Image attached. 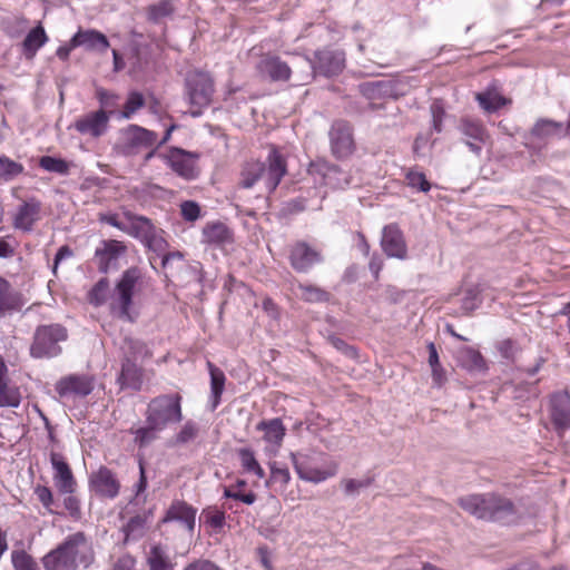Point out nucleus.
Listing matches in <instances>:
<instances>
[{"mask_svg":"<svg viewBox=\"0 0 570 570\" xmlns=\"http://www.w3.org/2000/svg\"><path fill=\"white\" fill-rule=\"evenodd\" d=\"M90 487L99 497L115 499L120 491V482L116 474L106 466H100L98 471L90 475Z\"/></svg>","mask_w":570,"mask_h":570,"instance_id":"obj_20","label":"nucleus"},{"mask_svg":"<svg viewBox=\"0 0 570 570\" xmlns=\"http://www.w3.org/2000/svg\"><path fill=\"white\" fill-rule=\"evenodd\" d=\"M180 401L178 394H165L153 399L147 409V423L154 429L164 430L168 424L180 422Z\"/></svg>","mask_w":570,"mask_h":570,"instance_id":"obj_6","label":"nucleus"},{"mask_svg":"<svg viewBox=\"0 0 570 570\" xmlns=\"http://www.w3.org/2000/svg\"><path fill=\"white\" fill-rule=\"evenodd\" d=\"M141 363L121 358V371L117 379L121 387H129L139 391L142 384Z\"/></svg>","mask_w":570,"mask_h":570,"instance_id":"obj_26","label":"nucleus"},{"mask_svg":"<svg viewBox=\"0 0 570 570\" xmlns=\"http://www.w3.org/2000/svg\"><path fill=\"white\" fill-rule=\"evenodd\" d=\"M458 129L464 137V144L476 156H480L483 145H485L489 139V134L485 127L479 120L463 118L461 119Z\"/></svg>","mask_w":570,"mask_h":570,"instance_id":"obj_17","label":"nucleus"},{"mask_svg":"<svg viewBox=\"0 0 570 570\" xmlns=\"http://www.w3.org/2000/svg\"><path fill=\"white\" fill-rule=\"evenodd\" d=\"M372 479L370 478L363 480L347 479L342 482L344 491L347 495L358 494L361 489L370 487Z\"/></svg>","mask_w":570,"mask_h":570,"instance_id":"obj_57","label":"nucleus"},{"mask_svg":"<svg viewBox=\"0 0 570 570\" xmlns=\"http://www.w3.org/2000/svg\"><path fill=\"white\" fill-rule=\"evenodd\" d=\"M109 291V282L107 278L99 279L89 292V301L91 304L99 306L107 301Z\"/></svg>","mask_w":570,"mask_h":570,"instance_id":"obj_45","label":"nucleus"},{"mask_svg":"<svg viewBox=\"0 0 570 570\" xmlns=\"http://www.w3.org/2000/svg\"><path fill=\"white\" fill-rule=\"evenodd\" d=\"M364 92L368 96L374 95H397L394 85L391 81H374L362 86Z\"/></svg>","mask_w":570,"mask_h":570,"instance_id":"obj_47","label":"nucleus"},{"mask_svg":"<svg viewBox=\"0 0 570 570\" xmlns=\"http://www.w3.org/2000/svg\"><path fill=\"white\" fill-rule=\"evenodd\" d=\"M71 46L85 47L87 50H97L99 52H105L110 43L107 37L92 29L88 30H78L71 38Z\"/></svg>","mask_w":570,"mask_h":570,"instance_id":"obj_24","label":"nucleus"},{"mask_svg":"<svg viewBox=\"0 0 570 570\" xmlns=\"http://www.w3.org/2000/svg\"><path fill=\"white\" fill-rule=\"evenodd\" d=\"M407 185L412 188H416L420 191H429L431 188L430 183L426 180L425 175L419 171H409L406 174Z\"/></svg>","mask_w":570,"mask_h":570,"instance_id":"obj_54","label":"nucleus"},{"mask_svg":"<svg viewBox=\"0 0 570 570\" xmlns=\"http://www.w3.org/2000/svg\"><path fill=\"white\" fill-rule=\"evenodd\" d=\"M20 402L18 389L9 386L6 380L0 381V407H18Z\"/></svg>","mask_w":570,"mask_h":570,"instance_id":"obj_41","label":"nucleus"},{"mask_svg":"<svg viewBox=\"0 0 570 570\" xmlns=\"http://www.w3.org/2000/svg\"><path fill=\"white\" fill-rule=\"evenodd\" d=\"M145 106V98L141 92H129L125 102L124 109L120 112V118L130 119L140 108Z\"/></svg>","mask_w":570,"mask_h":570,"instance_id":"obj_43","label":"nucleus"},{"mask_svg":"<svg viewBox=\"0 0 570 570\" xmlns=\"http://www.w3.org/2000/svg\"><path fill=\"white\" fill-rule=\"evenodd\" d=\"M55 390L61 399L70 396L85 397L94 390L92 380L87 375L71 374L61 377L55 385Z\"/></svg>","mask_w":570,"mask_h":570,"instance_id":"obj_19","label":"nucleus"},{"mask_svg":"<svg viewBox=\"0 0 570 570\" xmlns=\"http://www.w3.org/2000/svg\"><path fill=\"white\" fill-rule=\"evenodd\" d=\"M208 370L210 375V410L214 411L220 403L226 377L224 372L210 362H208Z\"/></svg>","mask_w":570,"mask_h":570,"instance_id":"obj_35","label":"nucleus"},{"mask_svg":"<svg viewBox=\"0 0 570 570\" xmlns=\"http://www.w3.org/2000/svg\"><path fill=\"white\" fill-rule=\"evenodd\" d=\"M432 116V126L436 132H441L443 129V119L445 117V109L442 100L435 99L430 106Z\"/></svg>","mask_w":570,"mask_h":570,"instance_id":"obj_49","label":"nucleus"},{"mask_svg":"<svg viewBox=\"0 0 570 570\" xmlns=\"http://www.w3.org/2000/svg\"><path fill=\"white\" fill-rule=\"evenodd\" d=\"M158 431V429H154L150 424L147 423V426L139 428L135 431V441L139 444V446H145L156 438V432Z\"/></svg>","mask_w":570,"mask_h":570,"instance_id":"obj_56","label":"nucleus"},{"mask_svg":"<svg viewBox=\"0 0 570 570\" xmlns=\"http://www.w3.org/2000/svg\"><path fill=\"white\" fill-rule=\"evenodd\" d=\"M258 73L272 81H287L292 70L289 66L277 56H264L257 63Z\"/></svg>","mask_w":570,"mask_h":570,"instance_id":"obj_22","label":"nucleus"},{"mask_svg":"<svg viewBox=\"0 0 570 570\" xmlns=\"http://www.w3.org/2000/svg\"><path fill=\"white\" fill-rule=\"evenodd\" d=\"M157 144V134L138 125H129L121 130L119 151L125 156H135Z\"/></svg>","mask_w":570,"mask_h":570,"instance_id":"obj_9","label":"nucleus"},{"mask_svg":"<svg viewBox=\"0 0 570 570\" xmlns=\"http://www.w3.org/2000/svg\"><path fill=\"white\" fill-rule=\"evenodd\" d=\"M214 94V81L212 77L204 71H194L186 77V95L190 106L193 117H199L203 108L207 107Z\"/></svg>","mask_w":570,"mask_h":570,"instance_id":"obj_7","label":"nucleus"},{"mask_svg":"<svg viewBox=\"0 0 570 570\" xmlns=\"http://www.w3.org/2000/svg\"><path fill=\"white\" fill-rule=\"evenodd\" d=\"M184 570H223L217 564L209 560H196L185 567Z\"/></svg>","mask_w":570,"mask_h":570,"instance_id":"obj_62","label":"nucleus"},{"mask_svg":"<svg viewBox=\"0 0 570 570\" xmlns=\"http://www.w3.org/2000/svg\"><path fill=\"white\" fill-rule=\"evenodd\" d=\"M135 559L130 556H124L117 560L112 570H134Z\"/></svg>","mask_w":570,"mask_h":570,"instance_id":"obj_64","label":"nucleus"},{"mask_svg":"<svg viewBox=\"0 0 570 570\" xmlns=\"http://www.w3.org/2000/svg\"><path fill=\"white\" fill-rule=\"evenodd\" d=\"M563 124L551 119L541 118L532 127L529 138L531 144L534 140L547 142L554 137H561Z\"/></svg>","mask_w":570,"mask_h":570,"instance_id":"obj_27","label":"nucleus"},{"mask_svg":"<svg viewBox=\"0 0 570 570\" xmlns=\"http://www.w3.org/2000/svg\"><path fill=\"white\" fill-rule=\"evenodd\" d=\"M21 307V296L11 284L0 276V317L6 316Z\"/></svg>","mask_w":570,"mask_h":570,"instance_id":"obj_30","label":"nucleus"},{"mask_svg":"<svg viewBox=\"0 0 570 570\" xmlns=\"http://www.w3.org/2000/svg\"><path fill=\"white\" fill-rule=\"evenodd\" d=\"M40 203L30 199L24 202L18 209L13 219V226L24 232H30L39 218Z\"/></svg>","mask_w":570,"mask_h":570,"instance_id":"obj_28","label":"nucleus"},{"mask_svg":"<svg viewBox=\"0 0 570 570\" xmlns=\"http://www.w3.org/2000/svg\"><path fill=\"white\" fill-rule=\"evenodd\" d=\"M299 289L302 297L308 302L322 301L325 296V292L311 285H299Z\"/></svg>","mask_w":570,"mask_h":570,"instance_id":"obj_59","label":"nucleus"},{"mask_svg":"<svg viewBox=\"0 0 570 570\" xmlns=\"http://www.w3.org/2000/svg\"><path fill=\"white\" fill-rule=\"evenodd\" d=\"M39 166L46 171L56 173L59 175H68L70 170V164L62 158H56L52 156H42L39 159Z\"/></svg>","mask_w":570,"mask_h":570,"instance_id":"obj_42","label":"nucleus"},{"mask_svg":"<svg viewBox=\"0 0 570 570\" xmlns=\"http://www.w3.org/2000/svg\"><path fill=\"white\" fill-rule=\"evenodd\" d=\"M97 98L101 106L100 109H104L106 111H114V109L118 105V96L102 88L97 90Z\"/></svg>","mask_w":570,"mask_h":570,"instance_id":"obj_55","label":"nucleus"},{"mask_svg":"<svg viewBox=\"0 0 570 570\" xmlns=\"http://www.w3.org/2000/svg\"><path fill=\"white\" fill-rule=\"evenodd\" d=\"M174 11L173 4L168 0H161L151 4L147 9L148 20L158 23L164 18L169 17Z\"/></svg>","mask_w":570,"mask_h":570,"instance_id":"obj_44","label":"nucleus"},{"mask_svg":"<svg viewBox=\"0 0 570 570\" xmlns=\"http://www.w3.org/2000/svg\"><path fill=\"white\" fill-rule=\"evenodd\" d=\"M94 560L91 542L83 532H76L47 553L42 562L46 570H76L79 567L87 569Z\"/></svg>","mask_w":570,"mask_h":570,"instance_id":"obj_1","label":"nucleus"},{"mask_svg":"<svg viewBox=\"0 0 570 570\" xmlns=\"http://www.w3.org/2000/svg\"><path fill=\"white\" fill-rule=\"evenodd\" d=\"M121 351L122 358H129L130 361L141 364L153 355L150 348L145 342L134 337H126L124 340Z\"/></svg>","mask_w":570,"mask_h":570,"instance_id":"obj_33","label":"nucleus"},{"mask_svg":"<svg viewBox=\"0 0 570 570\" xmlns=\"http://www.w3.org/2000/svg\"><path fill=\"white\" fill-rule=\"evenodd\" d=\"M49 40V37L39 22L36 27H33L26 36L22 41V53L26 59L32 60L40 48H42Z\"/></svg>","mask_w":570,"mask_h":570,"instance_id":"obj_29","label":"nucleus"},{"mask_svg":"<svg viewBox=\"0 0 570 570\" xmlns=\"http://www.w3.org/2000/svg\"><path fill=\"white\" fill-rule=\"evenodd\" d=\"M459 505L480 520L510 523L515 519L513 502L495 493L470 494L459 499Z\"/></svg>","mask_w":570,"mask_h":570,"instance_id":"obj_3","label":"nucleus"},{"mask_svg":"<svg viewBox=\"0 0 570 570\" xmlns=\"http://www.w3.org/2000/svg\"><path fill=\"white\" fill-rule=\"evenodd\" d=\"M243 470L247 473L255 474L258 479L265 478V471L255 458V453L249 448H240L237 450Z\"/></svg>","mask_w":570,"mask_h":570,"instance_id":"obj_38","label":"nucleus"},{"mask_svg":"<svg viewBox=\"0 0 570 570\" xmlns=\"http://www.w3.org/2000/svg\"><path fill=\"white\" fill-rule=\"evenodd\" d=\"M200 518L214 532L219 533L226 524L225 512L216 507H208L203 510Z\"/></svg>","mask_w":570,"mask_h":570,"instance_id":"obj_40","label":"nucleus"},{"mask_svg":"<svg viewBox=\"0 0 570 570\" xmlns=\"http://www.w3.org/2000/svg\"><path fill=\"white\" fill-rule=\"evenodd\" d=\"M50 462L53 469V483L57 490L61 494L73 493L77 482L63 455L58 452H51Z\"/></svg>","mask_w":570,"mask_h":570,"instance_id":"obj_18","label":"nucleus"},{"mask_svg":"<svg viewBox=\"0 0 570 570\" xmlns=\"http://www.w3.org/2000/svg\"><path fill=\"white\" fill-rule=\"evenodd\" d=\"M161 157L166 159L168 166L179 177L186 180H193L198 177L197 154L186 151L178 147H171L168 154L161 155Z\"/></svg>","mask_w":570,"mask_h":570,"instance_id":"obj_12","label":"nucleus"},{"mask_svg":"<svg viewBox=\"0 0 570 570\" xmlns=\"http://www.w3.org/2000/svg\"><path fill=\"white\" fill-rule=\"evenodd\" d=\"M331 151L337 159L351 156L355 149L352 127L347 121L336 120L328 131Z\"/></svg>","mask_w":570,"mask_h":570,"instance_id":"obj_11","label":"nucleus"},{"mask_svg":"<svg viewBox=\"0 0 570 570\" xmlns=\"http://www.w3.org/2000/svg\"><path fill=\"white\" fill-rule=\"evenodd\" d=\"M35 493L38 500L42 503L43 508L51 514L58 512L52 508L55 504L52 492L49 488L43 485H38L35 489Z\"/></svg>","mask_w":570,"mask_h":570,"instance_id":"obj_52","label":"nucleus"},{"mask_svg":"<svg viewBox=\"0 0 570 570\" xmlns=\"http://www.w3.org/2000/svg\"><path fill=\"white\" fill-rule=\"evenodd\" d=\"M142 244L149 250L154 252L156 255L161 257L168 247L167 242L161 236L158 235L157 229Z\"/></svg>","mask_w":570,"mask_h":570,"instance_id":"obj_51","label":"nucleus"},{"mask_svg":"<svg viewBox=\"0 0 570 570\" xmlns=\"http://www.w3.org/2000/svg\"><path fill=\"white\" fill-rule=\"evenodd\" d=\"M499 351L503 357L513 358L514 353H515V346H514L513 341H511V340L502 341L499 344Z\"/></svg>","mask_w":570,"mask_h":570,"instance_id":"obj_63","label":"nucleus"},{"mask_svg":"<svg viewBox=\"0 0 570 570\" xmlns=\"http://www.w3.org/2000/svg\"><path fill=\"white\" fill-rule=\"evenodd\" d=\"M156 230L151 220L145 216H130L126 234L144 243Z\"/></svg>","mask_w":570,"mask_h":570,"instance_id":"obj_34","label":"nucleus"},{"mask_svg":"<svg viewBox=\"0 0 570 570\" xmlns=\"http://www.w3.org/2000/svg\"><path fill=\"white\" fill-rule=\"evenodd\" d=\"M180 214L186 222H196L200 217V206L194 200L183 202Z\"/></svg>","mask_w":570,"mask_h":570,"instance_id":"obj_53","label":"nucleus"},{"mask_svg":"<svg viewBox=\"0 0 570 570\" xmlns=\"http://www.w3.org/2000/svg\"><path fill=\"white\" fill-rule=\"evenodd\" d=\"M11 559L14 570H39L32 557L23 550L13 551Z\"/></svg>","mask_w":570,"mask_h":570,"instance_id":"obj_46","label":"nucleus"},{"mask_svg":"<svg viewBox=\"0 0 570 570\" xmlns=\"http://www.w3.org/2000/svg\"><path fill=\"white\" fill-rule=\"evenodd\" d=\"M381 247L387 257L401 261L407 258V245L397 224H389L383 227Z\"/></svg>","mask_w":570,"mask_h":570,"instance_id":"obj_15","label":"nucleus"},{"mask_svg":"<svg viewBox=\"0 0 570 570\" xmlns=\"http://www.w3.org/2000/svg\"><path fill=\"white\" fill-rule=\"evenodd\" d=\"M271 482L279 483L283 487H286L291 481V474L286 466L281 465L278 462H271Z\"/></svg>","mask_w":570,"mask_h":570,"instance_id":"obj_48","label":"nucleus"},{"mask_svg":"<svg viewBox=\"0 0 570 570\" xmlns=\"http://www.w3.org/2000/svg\"><path fill=\"white\" fill-rule=\"evenodd\" d=\"M256 430L264 432L265 442L278 449L284 440L286 428L281 419L263 420L256 425Z\"/></svg>","mask_w":570,"mask_h":570,"instance_id":"obj_31","label":"nucleus"},{"mask_svg":"<svg viewBox=\"0 0 570 570\" xmlns=\"http://www.w3.org/2000/svg\"><path fill=\"white\" fill-rule=\"evenodd\" d=\"M199 428L197 423L187 421L176 436V443L186 444L194 441L198 435Z\"/></svg>","mask_w":570,"mask_h":570,"instance_id":"obj_50","label":"nucleus"},{"mask_svg":"<svg viewBox=\"0 0 570 570\" xmlns=\"http://www.w3.org/2000/svg\"><path fill=\"white\" fill-rule=\"evenodd\" d=\"M550 416L559 434L570 429V394L557 392L550 399Z\"/></svg>","mask_w":570,"mask_h":570,"instance_id":"obj_21","label":"nucleus"},{"mask_svg":"<svg viewBox=\"0 0 570 570\" xmlns=\"http://www.w3.org/2000/svg\"><path fill=\"white\" fill-rule=\"evenodd\" d=\"M127 254V246L117 239H104L95 250L100 273L107 274L120 268V259Z\"/></svg>","mask_w":570,"mask_h":570,"instance_id":"obj_10","label":"nucleus"},{"mask_svg":"<svg viewBox=\"0 0 570 570\" xmlns=\"http://www.w3.org/2000/svg\"><path fill=\"white\" fill-rule=\"evenodd\" d=\"M202 243L216 247L225 246L233 243V232L222 222H208L202 229Z\"/></svg>","mask_w":570,"mask_h":570,"instance_id":"obj_23","label":"nucleus"},{"mask_svg":"<svg viewBox=\"0 0 570 570\" xmlns=\"http://www.w3.org/2000/svg\"><path fill=\"white\" fill-rule=\"evenodd\" d=\"M480 107L487 112H495L508 104V100L495 89H488L475 96Z\"/></svg>","mask_w":570,"mask_h":570,"instance_id":"obj_37","label":"nucleus"},{"mask_svg":"<svg viewBox=\"0 0 570 570\" xmlns=\"http://www.w3.org/2000/svg\"><path fill=\"white\" fill-rule=\"evenodd\" d=\"M23 171L24 167L22 164L12 160L6 155H0V181H12L23 174Z\"/></svg>","mask_w":570,"mask_h":570,"instance_id":"obj_39","label":"nucleus"},{"mask_svg":"<svg viewBox=\"0 0 570 570\" xmlns=\"http://www.w3.org/2000/svg\"><path fill=\"white\" fill-rule=\"evenodd\" d=\"M151 511H145L131 517L122 527L125 533V543L141 539L148 529V519Z\"/></svg>","mask_w":570,"mask_h":570,"instance_id":"obj_32","label":"nucleus"},{"mask_svg":"<svg viewBox=\"0 0 570 570\" xmlns=\"http://www.w3.org/2000/svg\"><path fill=\"white\" fill-rule=\"evenodd\" d=\"M66 495L67 497L63 499L65 509L72 519L79 520L81 517L80 500L75 497L73 493Z\"/></svg>","mask_w":570,"mask_h":570,"instance_id":"obj_58","label":"nucleus"},{"mask_svg":"<svg viewBox=\"0 0 570 570\" xmlns=\"http://www.w3.org/2000/svg\"><path fill=\"white\" fill-rule=\"evenodd\" d=\"M150 570H174L175 563L167 551L160 546H153L147 557Z\"/></svg>","mask_w":570,"mask_h":570,"instance_id":"obj_36","label":"nucleus"},{"mask_svg":"<svg viewBox=\"0 0 570 570\" xmlns=\"http://www.w3.org/2000/svg\"><path fill=\"white\" fill-rule=\"evenodd\" d=\"M68 338L66 327L60 324L39 325L30 345V356L33 358H53L62 353L61 342Z\"/></svg>","mask_w":570,"mask_h":570,"instance_id":"obj_5","label":"nucleus"},{"mask_svg":"<svg viewBox=\"0 0 570 570\" xmlns=\"http://www.w3.org/2000/svg\"><path fill=\"white\" fill-rule=\"evenodd\" d=\"M328 341L332 344V346L335 347L337 351L343 352L347 356H355V350L347 343H345L342 338L337 336H330Z\"/></svg>","mask_w":570,"mask_h":570,"instance_id":"obj_61","label":"nucleus"},{"mask_svg":"<svg viewBox=\"0 0 570 570\" xmlns=\"http://www.w3.org/2000/svg\"><path fill=\"white\" fill-rule=\"evenodd\" d=\"M144 273L137 266H131L122 272L110 295V311L118 318L134 322L131 313L132 298L141 289Z\"/></svg>","mask_w":570,"mask_h":570,"instance_id":"obj_4","label":"nucleus"},{"mask_svg":"<svg viewBox=\"0 0 570 570\" xmlns=\"http://www.w3.org/2000/svg\"><path fill=\"white\" fill-rule=\"evenodd\" d=\"M291 266L298 273L308 272L314 265L323 262L321 252L306 242L295 243L289 252Z\"/></svg>","mask_w":570,"mask_h":570,"instance_id":"obj_16","label":"nucleus"},{"mask_svg":"<svg viewBox=\"0 0 570 570\" xmlns=\"http://www.w3.org/2000/svg\"><path fill=\"white\" fill-rule=\"evenodd\" d=\"M345 62V56L340 50H320L315 53V61L306 59L312 73H318L325 77L338 75Z\"/></svg>","mask_w":570,"mask_h":570,"instance_id":"obj_13","label":"nucleus"},{"mask_svg":"<svg viewBox=\"0 0 570 570\" xmlns=\"http://www.w3.org/2000/svg\"><path fill=\"white\" fill-rule=\"evenodd\" d=\"M111 116L112 110L106 111L104 109H99L91 111L79 117L75 121L73 128L83 136L99 138L107 132Z\"/></svg>","mask_w":570,"mask_h":570,"instance_id":"obj_14","label":"nucleus"},{"mask_svg":"<svg viewBox=\"0 0 570 570\" xmlns=\"http://www.w3.org/2000/svg\"><path fill=\"white\" fill-rule=\"evenodd\" d=\"M196 510L183 501H175L167 510L164 522H179L187 531L195 528Z\"/></svg>","mask_w":570,"mask_h":570,"instance_id":"obj_25","label":"nucleus"},{"mask_svg":"<svg viewBox=\"0 0 570 570\" xmlns=\"http://www.w3.org/2000/svg\"><path fill=\"white\" fill-rule=\"evenodd\" d=\"M479 304H480V299H479L476 289H474V288L466 289L465 296L462 301V308L465 312H472L475 308H478Z\"/></svg>","mask_w":570,"mask_h":570,"instance_id":"obj_60","label":"nucleus"},{"mask_svg":"<svg viewBox=\"0 0 570 570\" xmlns=\"http://www.w3.org/2000/svg\"><path fill=\"white\" fill-rule=\"evenodd\" d=\"M291 460L299 479L311 483L324 482L338 471V464L334 461L318 466L314 455L291 453Z\"/></svg>","mask_w":570,"mask_h":570,"instance_id":"obj_8","label":"nucleus"},{"mask_svg":"<svg viewBox=\"0 0 570 570\" xmlns=\"http://www.w3.org/2000/svg\"><path fill=\"white\" fill-rule=\"evenodd\" d=\"M286 173L287 165L285 157L276 147H272L266 163L247 161L243 165L238 186L244 189H250L256 184L262 183L264 190L272 193L276 189Z\"/></svg>","mask_w":570,"mask_h":570,"instance_id":"obj_2","label":"nucleus"}]
</instances>
